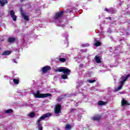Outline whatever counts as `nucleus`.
<instances>
[{
    "label": "nucleus",
    "mask_w": 130,
    "mask_h": 130,
    "mask_svg": "<svg viewBox=\"0 0 130 130\" xmlns=\"http://www.w3.org/2000/svg\"><path fill=\"white\" fill-rule=\"evenodd\" d=\"M63 14V11H60L55 14L53 18V22L58 26V27H64L65 24H63V22L61 21V17Z\"/></svg>",
    "instance_id": "1"
},
{
    "label": "nucleus",
    "mask_w": 130,
    "mask_h": 130,
    "mask_svg": "<svg viewBox=\"0 0 130 130\" xmlns=\"http://www.w3.org/2000/svg\"><path fill=\"white\" fill-rule=\"evenodd\" d=\"M54 72H62L64 75H62L61 76V79H68V76L70 75V73H71V70L65 67H60L57 68L54 70Z\"/></svg>",
    "instance_id": "2"
},
{
    "label": "nucleus",
    "mask_w": 130,
    "mask_h": 130,
    "mask_svg": "<svg viewBox=\"0 0 130 130\" xmlns=\"http://www.w3.org/2000/svg\"><path fill=\"white\" fill-rule=\"evenodd\" d=\"M130 77V74H128L127 75H123L119 80V84L120 85L118 87V88L115 89V91H119V90L121 89L122 87H123V85H124V83L127 81V79Z\"/></svg>",
    "instance_id": "3"
},
{
    "label": "nucleus",
    "mask_w": 130,
    "mask_h": 130,
    "mask_svg": "<svg viewBox=\"0 0 130 130\" xmlns=\"http://www.w3.org/2000/svg\"><path fill=\"white\" fill-rule=\"evenodd\" d=\"M51 116V113H47L44 115H43L41 117H40L39 119H38L37 121V123L38 124V128L39 130H43V127H42V124L40 123L42 120H44L45 118L47 117H50Z\"/></svg>",
    "instance_id": "4"
},
{
    "label": "nucleus",
    "mask_w": 130,
    "mask_h": 130,
    "mask_svg": "<svg viewBox=\"0 0 130 130\" xmlns=\"http://www.w3.org/2000/svg\"><path fill=\"white\" fill-rule=\"evenodd\" d=\"M34 96L36 98H45L46 97H50L51 94L50 93H45L40 94L39 90L37 91L36 93H34Z\"/></svg>",
    "instance_id": "5"
},
{
    "label": "nucleus",
    "mask_w": 130,
    "mask_h": 130,
    "mask_svg": "<svg viewBox=\"0 0 130 130\" xmlns=\"http://www.w3.org/2000/svg\"><path fill=\"white\" fill-rule=\"evenodd\" d=\"M61 107V106H60V105H59V104L56 105L55 106V107L54 108L55 113H56V114H58L59 113H60Z\"/></svg>",
    "instance_id": "6"
},
{
    "label": "nucleus",
    "mask_w": 130,
    "mask_h": 130,
    "mask_svg": "<svg viewBox=\"0 0 130 130\" xmlns=\"http://www.w3.org/2000/svg\"><path fill=\"white\" fill-rule=\"evenodd\" d=\"M105 11L107 12V13H109V14H114V13H115V10H114V8H105Z\"/></svg>",
    "instance_id": "7"
},
{
    "label": "nucleus",
    "mask_w": 130,
    "mask_h": 130,
    "mask_svg": "<svg viewBox=\"0 0 130 130\" xmlns=\"http://www.w3.org/2000/svg\"><path fill=\"white\" fill-rule=\"evenodd\" d=\"M10 14L11 16V18L14 22L17 21V16L15 15V12L14 11L11 10L10 11Z\"/></svg>",
    "instance_id": "8"
},
{
    "label": "nucleus",
    "mask_w": 130,
    "mask_h": 130,
    "mask_svg": "<svg viewBox=\"0 0 130 130\" xmlns=\"http://www.w3.org/2000/svg\"><path fill=\"white\" fill-rule=\"evenodd\" d=\"M115 68V66H101V68L102 69L103 71H105V70H106V71H110V69H111V68Z\"/></svg>",
    "instance_id": "9"
},
{
    "label": "nucleus",
    "mask_w": 130,
    "mask_h": 130,
    "mask_svg": "<svg viewBox=\"0 0 130 130\" xmlns=\"http://www.w3.org/2000/svg\"><path fill=\"white\" fill-rule=\"evenodd\" d=\"M91 119L92 120H96V121H99V120H100V119H101V116L99 115H96L95 116H93Z\"/></svg>",
    "instance_id": "10"
},
{
    "label": "nucleus",
    "mask_w": 130,
    "mask_h": 130,
    "mask_svg": "<svg viewBox=\"0 0 130 130\" xmlns=\"http://www.w3.org/2000/svg\"><path fill=\"white\" fill-rule=\"evenodd\" d=\"M4 129H5V130H16V128L13 127L12 126L7 125L4 127Z\"/></svg>",
    "instance_id": "11"
},
{
    "label": "nucleus",
    "mask_w": 130,
    "mask_h": 130,
    "mask_svg": "<svg viewBox=\"0 0 130 130\" xmlns=\"http://www.w3.org/2000/svg\"><path fill=\"white\" fill-rule=\"evenodd\" d=\"M51 68L50 66H46L42 69V72L43 73H47V71H49L50 70Z\"/></svg>",
    "instance_id": "12"
},
{
    "label": "nucleus",
    "mask_w": 130,
    "mask_h": 130,
    "mask_svg": "<svg viewBox=\"0 0 130 130\" xmlns=\"http://www.w3.org/2000/svg\"><path fill=\"white\" fill-rule=\"evenodd\" d=\"M21 15L22 16V18L25 20V21H28L29 20V17L28 16L26 15L24 13L22 12Z\"/></svg>",
    "instance_id": "13"
},
{
    "label": "nucleus",
    "mask_w": 130,
    "mask_h": 130,
    "mask_svg": "<svg viewBox=\"0 0 130 130\" xmlns=\"http://www.w3.org/2000/svg\"><path fill=\"white\" fill-rule=\"evenodd\" d=\"M62 57H63V56H62V55H60L59 56V60L61 62H66L67 61V59H66L64 58H62Z\"/></svg>",
    "instance_id": "14"
},
{
    "label": "nucleus",
    "mask_w": 130,
    "mask_h": 130,
    "mask_svg": "<svg viewBox=\"0 0 130 130\" xmlns=\"http://www.w3.org/2000/svg\"><path fill=\"white\" fill-rule=\"evenodd\" d=\"M121 105L123 106L124 105H129V104L127 103V101L124 99H123L121 101Z\"/></svg>",
    "instance_id": "15"
},
{
    "label": "nucleus",
    "mask_w": 130,
    "mask_h": 130,
    "mask_svg": "<svg viewBox=\"0 0 130 130\" xmlns=\"http://www.w3.org/2000/svg\"><path fill=\"white\" fill-rule=\"evenodd\" d=\"M6 4H8V1L7 0H0V4L2 7H4Z\"/></svg>",
    "instance_id": "16"
},
{
    "label": "nucleus",
    "mask_w": 130,
    "mask_h": 130,
    "mask_svg": "<svg viewBox=\"0 0 130 130\" xmlns=\"http://www.w3.org/2000/svg\"><path fill=\"white\" fill-rule=\"evenodd\" d=\"M94 42L95 43L94 44V45L95 46L98 47L101 45V43L99 41H98L97 40H96V38H94Z\"/></svg>",
    "instance_id": "17"
},
{
    "label": "nucleus",
    "mask_w": 130,
    "mask_h": 130,
    "mask_svg": "<svg viewBox=\"0 0 130 130\" xmlns=\"http://www.w3.org/2000/svg\"><path fill=\"white\" fill-rule=\"evenodd\" d=\"M94 59L95 60V62H96L97 63H100V62H101V60L100 59V58L98 55H96L95 56Z\"/></svg>",
    "instance_id": "18"
},
{
    "label": "nucleus",
    "mask_w": 130,
    "mask_h": 130,
    "mask_svg": "<svg viewBox=\"0 0 130 130\" xmlns=\"http://www.w3.org/2000/svg\"><path fill=\"white\" fill-rule=\"evenodd\" d=\"M63 37H64L65 38V40L66 41V43H67V44H68V37H69V36L68 35V33L65 32L63 34Z\"/></svg>",
    "instance_id": "19"
},
{
    "label": "nucleus",
    "mask_w": 130,
    "mask_h": 130,
    "mask_svg": "<svg viewBox=\"0 0 130 130\" xmlns=\"http://www.w3.org/2000/svg\"><path fill=\"white\" fill-rule=\"evenodd\" d=\"M72 128V125L71 124H67L65 126V129L66 130H70Z\"/></svg>",
    "instance_id": "20"
},
{
    "label": "nucleus",
    "mask_w": 130,
    "mask_h": 130,
    "mask_svg": "<svg viewBox=\"0 0 130 130\" xmlns=\"http://www.w3.org/2000/svg\"><path fill=\"white\" fill-rule=\"evenodd\" d=\"M106 102H103L102 101H99L98 102V105L101 106V105H105L106 104Z\"/></svg>",
    "instance_id": "21"
},
{
    "label": "nucleus",
    "mask_w": 130,
    "mask_h": 130,
    "mask_svg": "<svg viewBox=\"0 0 130 130\" xmlns=\"http://www.w3.org/2000/svg\"><path fill=\"white\" fill-rule=\"evenodd\" d=\"M10 53H11V51H6L3 53V55H10Z\"/></svg>",
    "instance_id": "22"
},
{
    "label": "nucleus",
    "mask_w": 130,
    "mask_h": 130,
    "mask_svg": "<svg viewBox=\"0 0 130 130\" xmlns=\"http://www.w3.org/2000/svg\"><path fill=\"white\" fill-rule=\"evenodd\" d=\"M15 40V38L13 37H10L8 39V42H14Z\"/></svg>",
    "instance_id": "23"
},
{
    "label": "nucleus",
    "mask_w": 130,
    "mask_h": 130,
    "mask_svg": "<svg viewBox=\"0 0 130 130\" xmlns=\"http://www.w3.org/2000/svg\"><path fill=\"white\" fill-rule=\"evenodd\" d=\"M5 113H11L13 112V110L12 109H9V110H6L5 111Z\"/></svg>",
    "instance_id": "24"
},
{
    "label": "nucleus",
    "mask_w": 130,
    "mask_h": 130,
    "mask_svg": "<svg viewBox=\"0 0 130 130\" xmlns=\"http://www.w3.org/2000/svg\"><path fill=\"white\" fill-rule=\"evenodd\" d=\"M13 82L14 84H16V85H18L19 84V80L16 79H13Z\"/></svg>",
    "instance_id": "25"
},
{
    "label": "nucleus",
    "mask_w": 130,
    "mask_h": 130,
    "mask_svg": "<svg viewBox=\"0 0 130 130\" xmlns=\"http://www.w3.org/2000/svg\"><path fill=\"white\" fill-rule=\"evenodd\" d=\"M28 116H29V117H34L35 116V113L33 112L30 113L28 114Z\"/></svg>",
    "instance_id": "26"
},
{
    "label": "nucleus",
    "mask_w": 130,
    "mask_h": 130,
    "mask_svg": "<svg viewBox=\"0 0 130 130\" xmlns=\"http://www.w3.org/2000/svg\"><path fill=\"white\" fill-rule=\"evenodd\" d=\"M81 45L83 47H89V46H90V44L89 43L84 44Z\"/></svg>",
    "instance_id": "27"
},
{
    "label": "nucleus",
    "mask_w": 130,
    "mask_h": 130,
    "mask_svg": "<svg viewBox=\"0 0 130 130\" xmlns=\"http://www.w3.org/2000/svg\"><path fill=\"white\" fill-rule=\"evenodd\" d=\"M81 118H82V116H81V115H77V116H76V118H77V120H78L79 121H80V120H81Z\"/></svg>",
    "instance_id": "28"
},
{
    "label": "nucleus",
    "mask_w": 130,
    "mask_h": 130,
    "mask_svg": "<svg viewBox=\"0 0 130 130\" xmlns=\"http://www.w3.org/2000/svg\"><path fill=\"white\" fill-rule=\"evenodd\" d=\"M87 82H88V83H95V82H96V80H88Z\"/></svg>",
    "instance_id": "29"
},
{
    "label": "nucleus",
    "mask_w": 130,
    "mask_h": 130,
    "mask_svg": "<svg viewBox=\"0 0 130 130\" xmlns=\"http://www.w3.org/2000/svg\"><path fill=\"white\" fill-rule=\"evenodd\" d=\"M71 12H74L72 9L67 10V13H71Z\"/></svg>",
    "instance_id": "30"
},
{
    "label": "nucleus",
    "mask_w": 130,
    "mask_h": 130,
    "mask_svg": "<svg viewBox=\"0 0 130 130\" xmlns=\"http://www.w3.org/2000/svg\"><path fill=\"white\" fill-rule=\"evenodd\" d=\"M122 16H123V17H124V18H125V12H124V11H122Z\"/></svg>",
    "instance_id": "31"
},
{
    "label": "nucleus",
    "mask_w": 130,
    "mask_h": 130,
    "mask_svg": "<svg viewBox=\"0 0 130 130\" xmlns=\"http://www.w3.org/2000/svg\"><path fill=\"white\" fill-rule=\"evenodd\" d=\"M12 62H14V63H17V60L16 59H13Z\"/></svg>",
    "instance_id": "32"
},
{
    "label": "nucleus",
    "mask_w": 130,
    "mask_h": 130,
    "mask_svg": "<svg viewBox=\"0 0 130 130\" xmlns=\"http://www.w3.org/2000/svg\"><path fill=\"white\" fill-rule=\"evenodd\" d=\"M107 20L109 19V22H110L111 21V17H109L108 18H106Z\"/></svg>",
    "instance_id": "33"
},
{
    "label": "nucleus",
    "mask_w": 130,
    "mask_h": 130,
    "mask_svg": "<svg viewBox=\"0 0 130 130\" xmlns=\"http://www.w3.org/2000/svg\"><path fill=\"white\" fill-rule=\"evenodd\" d=\"M126 16H129V12H126L125 13Z\"/></svg>",
    "instance_id": "34"
},
{
    "label": "nucleus",
    "mask_w": 130,
    "mask_h": 130,
    "mask_svg": "<svg viewBox=\"0 0 130 130\" xmlns=\"http://www.w3.org/2000/svg\"><path fill=\"white\" fill-rule=\"evenodd\" d=\"M108 32L109 33H111V29H109L108 30Z\"/></svg>",
    "instance_id": "35"
},
{
    "label": "nucleus",
    "mask_w": 130,
    "mask_h": 130,
    "mask_svg": "<svg viewBox=\"0 0 130 130\" xmlns=\"http://www.w3.org/2000/svg\"><path fill=\"white\" fill-rule=\"evenodd\" d=\"M128 4H130V0H128Z\"/></svg>",
    "instance_id": "36"
},
{
    "label": "nucleus",
    "mask_w": 130,
    "mask_h": 130,
    "mask_svg": "<svg viewBox=\"0 0 130 130\" xmlns=\"http://www.w3.org/2000/svg\"><path fill=\"white\" fill-rule=\"evenodd\" d=\"M2 117H3V116H2V115L0 114V118H2Z\"/></svg>",
    "instance_id": "37"
},
{
    "label": "nucleus",
    "mask_w": 130,
    "mask_h": 130,
    "mask_svg": "<svg viewBox=\"0 0 130 130\" xmlns=\"http://www.w3.org/2000/svg\"><path fill=\"white\" fill-rule=\"evenodd\" d=\"M122 33H123V34H124V30H123V31H122Z\"/></svg>",
    "instance_id": "38"
},
{
    "label": "nucleus",
    "mask_w": 130,
    "mask_h": 130,
    "mask_svg": "<svg viewBox=\"0 0 130 130\" xmlns=\"http://www.w3.org/2000/svg\"><path fill=\"white\" fill-rule=\"evenodd\" d=\"M20 2H24V0H20Z\"/></svg>",
    "instance_id": "39"
},
{
    "label": "nucleus",
    "mask_w": 130,
    "mask_h": 130,
    "mask_svg": "<svg viewBox=\"0 0 130 130\" xmlns=\"http://www.w3.org/2000/svg\"><path fill=\"white\" fill-rule=\"evenodd\" d=\"M62 55H66V54H62Z\"/></svg>",
    "instance_id": "40"
},
{
    "label": "nucleus",
    "mask_w": 130,
    "mask_h": 130,
    "mask_svg": "<svg viewBox=\"0 0 130 130\" xmlns=\"http://www.w3.org/2000/svg\"><path fill=\"white\" fill-rule=\"evenodd\" d=\"M86 51H87V50H84V52H86Z\"/></svg>",
    "instance_id": "41"
},
{
    "label": "nucleus",
    "mask_w": 130,
    "mask_h": 130,
    "mask_svg": "<svg viewBox=\"0 0 130 130\" xmlns=\"http://www.w3.org/2000/svg\"><path fill=\"white\" fill-rule=\"evenodd\" d=\"M118 48H119V46H118Z\"/></svg>",
    "instance_id": "42"
}]
</instances>
